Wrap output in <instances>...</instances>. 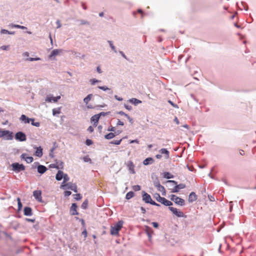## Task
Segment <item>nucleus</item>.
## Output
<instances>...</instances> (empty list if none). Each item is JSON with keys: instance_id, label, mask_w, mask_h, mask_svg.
<instances>
[{"instance_id": "412c9836", "label": "nucleus", "mask_w": 256, "mask_h": 256, "mask_svg": "<svg viewBox=\"0 0 256 256\" xmlns=\"http://www.w3.org/2000/svg\"><path fill=\"white\" fill-rule=\"evenodd\" d=\"M47 170V168L42 165H40L38 166V172L41 174L44 173Z\"/></svg>"}, {"instance_id": "c85d7f7f", "label": "nucleus", "mask_w": 256, "mask_h": 256, "mask_svg": "<svg viewBox=\"0 0 256 256\" xmlns=\"http://www.w3.org/2000/svg\"><path fill=\"white\" fill-rule=\"evenodd\" d=\"M60 112H61V108H54L52 110V114L54 116H56V114H58Z\"/></svg>"}, {"instance_id": "6ab92c4d", "label": "nucleus", "mask_w": 256, "mask_h": 256, "mask_svg": "<svg viewBox=\"0 0 256 256\" xmlns=\"http://www.w3.org/2000/svg\"><path fill=\"white\" fill-rule=\"evenodd\" d=\"M100 118V117L99 114H95L91 118V120L94 122V126H97Z\"/></svg>"}, {"instance_id": "7c9ffc66", "label": "nucleus", "mask_w": 256, "mask_h": 256, "mask_svg": "<svg viewBox=\"0 0 256 256\" xmlns=\"http://www.w3.org/2000/svg\"><path fill=\"white\" fill-rule=\"evenodd\" d=\"M134 192H130L126 194V198L127 200H130V198L134 197Z\"/></svg>"}, {"instance_id": "f704fd0d", "label": "nucleus", "mask_w": 256, "mask_h": 256, "mask_svg": "<svg viewBox=\"0 0 256 256\" xmlns=\"http://www.w3.org/2000/svg\"><path fill=\"white\" fill-rule=\"evenodd\" d=\"M154 198L156 200L160 202V200L162 197H161L160 195V194L156 193L154 196Z\"/></svg>"}, {"instance_id": "cd10ccee", "label": "nucleus", "mask_w": 256, "mask_h": 256, "mask_svg": "<svg viewBox=\"0 0 256 256\" xmlns=\"http://www.w3.org/2000/svg\"><path fill=\"white\" fill-rule=\"evenodd\" d=\"M115 134L112 132H110L104 136V138L107 140H110L115 136Z\"/></svg>"}, {"instance_id": "5fc2aeb1", "label": "nucleus", "mask_w": 256, "mask_h": 256, "mask_svg": "<svg viewBox=\"0 0 256 256\" xmlns=\"http://www.w3.org/2000/svg\"><path fill=\"white\" fill-rule=\"evenodd\" d=\"M32 125L38 127L40 126V123L39 122H35L34 123H32Z\"/></svg>"}, {"instance_id": "ddd939ff", "label": "nucleus", "mask_w": 256, "mask_h": 256, "mask_svg": "<svg viewBox=\"0 0 256 256\" xmlns=\"http://www.w3.org/2000/svg\"><path fill=\"white\" fill-rule=\"evenodd\" d=\"M62 52V50L55 49L50 54L49 56V58H52V57L56 56L57 55L60 54V53Z\"/></svg>"}, {"instance_id": "4c0bfd02", "label": "nucleus", "mask_w": 256, "mask_h": 256, "mask_svg": "<svg viewBox=\"0 0 256 256\" xmlns=\"http://www.w3.org/2000/svg\"><path fill=\"white\" fill-rule=\"evenodd\" d=\"M40 60V58H26V60H28V61H34V60Z\"/></svg>"}, {"instance_id": "4be33fe9", "label": "nucleus", "mask_w": 256, "mask_h": 256, "mask_svg": "<svg viewBox=\"0 0 256 256\" xmlns=\"http://www.w3.org/2000/svg\"><path fill=\"white\" fill-rule=\"evenodd\" d=\"M24 214L27 216H30L32 215V210L30 207H26L24 208Z\"/></svg>"}, {"instance_id": "e433bc0d", "label": "nucleus", "mask_w": 256, "mask_h": 256, "mask_svg": "<svg viewBox=\"0 0 256 256\" xmlns=\"http://www.w3.org/2000/svg\"><path fill=\"white\" fill-rule=\"evenodd\" d=\"M88 202L87 200H86L82 204V208L84 209H86L88 207Z\"/></svg>"}, {"instance_id": "58836bf2", "label": "nucleus", "mask_w": 256, "mask_h": 256, "mask_svg": "<svg viewBox=\"0 0 256 256\" xmlns=\"http://www.w3.org/2000/svg\"><path fill=\"white\" fill-rule=\"evenodd\" d=\"M132 189L134 191H138L140 190V186L139 185H135L132 186Z\"/></svg>"}, {"instance_id": "49530a36", "label": "nucleus", "mask_w": 256, "mask_h": 256, "mask_svg": "<svg viewBox=\"0 0 256 256\" xmlns=\"http://www.w3.org/2000/svg\"><path fill=\"white\" fill-rule=\"evenodd\" d=\"M98 88L103 90H108V88L106 86H98Z\"/></svg>"}, {"instance_id": "338daca9", "label": "nucleus", "mask_w": 256, "mask_h": 256, "mask_svg": "<svg viewBox=\"0 0 256 256\" xmlns=\"http://www.w3.org/2000/svg\"><path fill=\"white\" fill-rule=\"evenodd\" d=\"M12 27L16 28H20V25H18V24H14L12 26Z\"/></svg>"}, {"instance_id": "6e6552de", "label": "nucleus", "mask_w": 256, "mask_h": 256, "mask_svg": "<svg viewBox=\"0 0 256 256\" xmlns=\"http://www.w3.org/2000/svg\"><path fill=\"white\" fill-rule=\"evenodd\" d=\"M142 200L146 203H150L151 204L152 201H153L151 198L150 196L144 192H142Z\"/></svg>"}, {"instance_id": "09e8293b", "label": "nucleus", "mask_w": 256, "mask_h": 256, "mask_svg": "<svg viewBox=\"0 0 256 256\" xmlns=\"http://www.w3.org/2000/svg\"><path fill=\"white\" fill-rule=\"evenodd\" d=\"M83 160L86 162H88L91 160L90 158H89L88 156L84 157Z\"/></svg>"}, {"instance_id": "473e14b6", "label": "nucleus", "mask_w": 256, "mask_h": 256, "mask_svg": "<svg viewBox=\"0 0 256 256\" xmlns=\"http://www.w3.org/2000/svg\"><path fill=\"white\" fill-rule=\"evenodd\" d=\"M146 232L148 234V236L150 237L152 233V228L148 226H146Z\"/></svg>"}, {"instance_id": "bf43d9fd", "label": "nucleus", "mask_w": 256, "mask_h": 256, "mask_svg": "<svg viewBox=\"0 0 256 256\" xmlns=\"http://www.w3.org/2000/svg\"><path fill=\"white\" fill-rule=\"evenodd\" d=\"M151 204L152 205H154V206H160V205L157 203H156L155 202H154V200L153 201H152V202H151Z\"/></svg>"}, {"instance_id": "20e7f679", "label": "nucleus", "mask_w": 256, "mask_h": 256, "mask_svg": "<svg viewBox=\"0 0 256 256\" xmlns=\"http://www.w3.org/2000/svg\"><path fill=\"white\" fill-rule=\"evenodd\" d=\"M170 200L174 201L176 204L180 206H184V200L177 196L176 195L172 194L170 196Z\"/></svg>"}, {"instance_id": "0e129e2a", "label": "nucleus", "mask_w": 256, "mask_h": 256, "mask_svg": "<svg viewBox=\"0 0 256 256\" xmlns=\"http://www.w3.org/2000/svg\"><path fill=\"white\" fill-rule=\"evenodd\" d=\"M96 70H97V72H98L99 74H100V73H102V70H101V69H100V66H98V67H97Z\"/></svg>"}, {"instance_id": "a878e982", "label": "nucleus", "mask_w": 256, "mask_h": 256, "mask_svg": "<svg viewBox=\"0 0 256 256\" xmlns=\"http://www.w3.org/2000/svg\"><path fill=\"white\" fill-rule=\"evenodd\" d=\"M160 152L162 154H165L166 158H169V154H170V152H169L166 148H162L160 150Z\"/></svg>"}, {"instance_id": "8fccbe9b", "label": "nucleus", "mask_w": 256, "mask_h": 256, "mask_svg": "<svg viewBox=\"0 0 256 256\" xmlns=\"http://www.w3.org/2000/svg\"><path fill=\"white\" fill-rule=\"evenodd\" d=\"M94 128L92 126H90L88 128V130L90 132H94Z\"/></svg>"}, {"instance_id": "37998d69", "label": "nucleus", "mask_w": 256, "mask_h": 256, "mask_svg": "<svg viewBox=\"0 0 256 256\" xmlns=\"http://www.w3.org/2000/svg\"><path fill=\"white\" fill-rule=\"evenodd\" d=\"M126 117L128 119L131 124L133 123V119L131 118L128 114H126Z\"/></svg>"}, {"instance_id": "a18cd8bd", "label": "nucleus", "mask_w": 256, "mask_h": 256, "mask_svg": "<svg viewBox=\"0 0 256 256\" xmlns=\"http://www.w3.org/2000/svg\"><path fill=\"white\" fill-rule=\"evenodd\" d=\"M9 47V46H2L0 47V49L2 50H7L8 49Z\"/></svg>"}, {"instance_id": "bb28decb", "label": "nucleus", "mask_w": 256, "mask_h": 256, "mask_svg": "<svg viewBox=\"0 0 256 256\" xmlns=\"http://www.w3.org/2000/svg\"><path fill=\"white\" fill-rule=\"evenodd\" d=\"M92 94H88V96L84 99V102L86 104H87L88 103V102L90 100L92 99Z\"/></svg>"}, {"instance_id": "c9c22d12", "label": "nucleus", "mask_w": 256, "mask_h": 256, "mask_svg": "<svg viewBox=\"0 0 256 256\" xmlns=\"http://www.w3.org/2000/svg\"><path fill=\"white\" fill-rule=\"evenodd\" d=\"M122 140V139H120V140H112L110 142V144H116V145H118L120 144Z\"/></svg>"}, {"instance_id": "774afa93", "label": "nucleus", "mask_w": 256, "mask_h": 256, "mask_svg": "<svg viewBox=\"0 0 256 256\" xmlns=\"http://www.w3.org/2000/svg\"><path fill=\"white\" fill-rule=\"evenodd\" d=\"M114 97H115V98H116V100H119V101H122V98H119V97H118V96H114Z\"/></svg>"}, {"instance_id": "a211bd4d", "label": "nucleus", "mask_w": 256, "mask_h": 256, "mask_svg": "<svg viewBox=\"0 0 256 256\" xmlns=\"http://www.w3.org/2000/svg\"><path fill=\"white\" fill-rule=\"evenodd\" d=\"M160 202L166 206H170L172 204V203L170 201L166 200V198L164 197L162 198Z\"/></svg>"}, {"instance_id": "de8ad7c7", "label": "nucleus", "mask_w": 256, "mask_h": 256, "mask_svg": "<svg viewBox=\"0 0 256 256\" xmlns=\"http://www.w3.org/2000/svg\"><path fill=\"white\" fill-rule=\"evenodd\" d=\"M8 33H10V32L8 30H1V34H8Z\"/></svg>"}, {"instance_id": "0eeeda50", "label": "nucleus", "mask_w": 256, "mask_h": 256, "mask_svg": "<svg viewBox=\"0 0 256 256\" xmlns=\"http://www.w3.org/2000/svg\"><path fill=\"white\" fill-rule=\"evenodd\" d=\"M154 186L157 188L158 190L162 192L166 193L164 188L162 186L158 178L154 182Z\"/></svg>"}, {"instance_id": "393cba45", "label": "nucleus", "mask_w": 256, "mask_h": 256, "mask_svg": "<svg viewBox=\"0 0 256 256\" xmlns=\"http://www.w3.org/2000/svg\"><path fill=\"white\" fill-rule=\"evenodd\" d=\"M35 155L39 158H40L42 156V149L41 147L37 148L35 152Z\"/></svg>"}, {"instance_id": "1a4fd4ad", "label": "nucleus", "mask_w": 256, "mask_h": 256, "mask_svg": "<svg viewBox=\"0 0 256 256\" xmlns=\"http://www.w3.org/2000/svg\"><path fill=\"white\" fill-rule=\"evenodd\" d=\"M33 196L38 202H42V192L40 190H36L33 192Z\"/></svg>"}, {"instance_id": "3c124183", "label": "nucleus", "mask_w": 256, "mask_h": 256, "mask_svg": "<svg viewBox=\"0 0 256 256\" xmlns=\"http://www.w3.org/2000/svg\"><path fill=\"white\" fill-rule=\"evenodd\" d=\"M152 225L155 228H158V222H152Z\"/></svg>"}, {"instance_id": "c756f323", "label": "nucleus", "mask_w": 256, "mask_h": 256, "mask_svg": "<svg viewBox=\"0 0 256 256\" xmlns=\"http://www.w3.org/2000/svg\"><path fill=\"white\" fill-rule=\"evenodd\" d=\"M130 102L131 103L134 104H138L141 103V102H142L140 100H138L135 98H132L130 100Z\"/></svg>"}, {"instance_id": "5701e85b", "label": "nucleus", "mask_w": 256, "mask_h": 256, "mask_svg": "<svg viewBox=\"0 0 256 256\" xmlns=\"http://www.w3.org/2000/svg\"><path fill=\"white\" fill-rule=\"evenodd\" d=\"M154 162V160L152 158H148L146 159H145L143 162V164L144 165H148L149 164H152Z\"/></svg>"}, {"instance_id": "f03ea898", "label": "nucleus", "mask_w": 256, "mask_h": 256, "mask_svg": "<svg viewBox=\"0 0 256 256\" xmlns=\"http://www.w3.org/2000/svg\"><path fill=\"white\" fill-rule=\"evenodd\" d=\"M14 137L13 133L8 130L0 129V138H4L6 140H12Z\"/></svg>"}, {"instance_id": "2eb2a0df", "label": "nucleus", "mask_w": 256, "mask_h": 256, "mask_svg": "<svg viewBox=\"0 0 256 256\" xmlns=\"http://www.w3.org/2000/svg\"><path fill=\"white\" fill-rule=\"evenodd\" d=\"M186 188V185L184 184H176L174 188L172 190L173 192H177L180 189H182Z\"/></svg>"}, {"instance_id": "dca6fc26", "label": "nucleus", "mask_w": 256, "mask_h": 256, "mask_svg": "<svg viewBox=\"0 0 256 256\" xmlns=\"http://www.w3.org/2000/svg\"><path fill=\"white\" fill-rule=\"evenodd\" d=\"M21 158L24 159L26 162L31 163L33 161V158L32 156H28L26 154H23L21 155Z\"/></svg>"}, {"instance_id": "13d9d810", "label": "nucleus", "mask_w": 256, "mask_h": 256, "mask_svg": "<svg viewBox=\"0 0 256 256\" xmlns=\"http://www.w3.org/2000/svg\"><path fill=\"white\" fill-rule=\"evenodd\" d=\"M124 124L122 122L120 121V120H118L117 122V125L124 126Z\"/></svg>"}, {"instance_id": "c03bdc74", "label": "nucleus", "mask_w": 256, "mask_h": 256, "mask_svg": "<svg viewBox=\"0 0 256 256\" xmlns=\"http://www.w3.org/2000/svg\"><path fill=\"white\" fill-rule=\"evenodd\" d=\"M86 145L90 146L92 144V140L88 139L86 140Z\"/></svg>"}, {"instance_id": "e2e57ef3", "label": "nucleus", "mask_w": 256, "mask_h": 256, "mask_svg": "<svg viewBox=\"0 0 256 256\" xmlns=\"http://www.w3.org/2000/svg\"><path fill=\"white\" fill-rule=\"evenodd\" d=\"M174 122H175L177 124H179V123H180V122H179V120H178V118L176 117V118H174Z\"/></svg>"}, {"instance_id": "aec40b11", "label": "nucleus", "mask_w": 256, "mask_h": 256, "mask_svg": "<svg viewBox=\"0 0 256 256\" xmlns=\"http://www.w3.org/2000/svg\"><path fill=\"white\" fill-rule=\"evenodd\" d=\"M197 199V196L196 194L194 192H192L188 197V201L190 202H193L194 201H196Z\"/></svg>"}, {"instance_id": "4468645a", "label": "nucleus", "mask_w": 256, "mask_h": 256, "mask_svg": "<svg viewBox=\"0 0 256 256\" xmlns=\"http://www.w3.org/2000/svg\"><path fill=\"white\" fill-rule=\"evenodd\" d=\"M63 179H64V180L60 186V188L62 189L65 190V189H66V182L68 181V180H69V177L68 176L67 174H64V176H63Z\"/></svg>"}, {"instance_id": "39448f33", "label": "nucleus", "mask_w": 256, "mask_h": 256, "mask_svg": "<svg viewBox=\"0 0 256 256\" xmlns=\"http://www.w3.org/2000/svg\"><path fill=\"white\" fill-rule=\"evenodd\" d=\"M15 138L20 142L25 141L26 140V136L22 132H18L15 135Z\"/></svg>"}, {"instance_id": "9d476101", "label": "nucleus", "mask_w": 256, "mask_h": 256, "mask_svg": "<svg viewBox=\"0 0 256 256\" xmlns=\"http://www.w3.org/2000/svg\"><path fill=\"white\" fill-rule=\"evenodd\" d=\"M60 98V96H58L56 97H53L52 96H47L46 98V101L48 102H56L58 101V100Z\"/></svg>"}, {"instance_id": "4d7b16f0", "label": "nucleus", "mask_w": 256, "mask_h": 256, "mask_svg": "<svg viewBox=\"0 0 256 256\" xmlns=\"http://www.w3.org/2000/svg\"><path fill=\"white\" fill-rule=\"evenodd\" d=\"M82 234L84 236V238L87 236V232L86 229L82 232Z\"/></svg>"}, {"instance_id": "f3484780", "label": "nucleus", "mask_w": 256, "mask_h": 256, "mask_svg": "<svg viewBox=\"0 0 256 256\" xmlns=\"http://www.w3.org/2000/svg\"><path fill=\"white\" fill-rule=\"evenodd\" d=\"M20 120L24 124H28L30 122L31 118L27 117L24 114H22Z\"/></svg>"}, {"instance_id": "680f3d73", "label": "nucleus", "mask_w": 256, "mask_h": 256, "mask_svg": "<svg viewBox=\"0 0 256 256\" xmlns=\"http://www.w3.org/2000/svg\"><path fill=\"white\" fill-rule=\"evenodd\" d=\"M116 130V128L114 127H113V126H112L111 128H109L108 129V131H110V132H114Z\"/></svg>"}, {"instance_id": "603ef678", "label": "nucleus", "mask_w": 256, "mask_h": 256, "mask_svg": "<svg viewBox=\"0 0 256 256\" xmlns=\"http://www.w3.org/2000/svg\"><path fill=\"white\" fill-rule=\"evenodd\" d=\"M72 192L70 191H66L64 192V196H70Z\"/></svg>"}, {"instance_id": "423d86ee", "label": "nucleus", "mask_w": 256, "mask_h": 256, "mask_svg": "<svg viewBox=\"0 0 256 256\" xmlns=\"http://www.w3.org/2000/svg\"><path fill=\"white\" fill-rule=\"evenodd\" d=\"M170 210L175 215L178 217H183L184 216V213L178 210L177 208L174 207H169Z\"/></svg>"}, {"instance_id": "72a5a7b5", "label": "nucleus", "mask_w": 256, "mask_h": 256, "mask_svg": "<svg viewBox=\"0 0 256 256\" xmlns=\"http://www.w3.org/2000/svg\"><path fill=\"white\" fill-rule=\"evenodd\" d=\"M18 204V210H20L22 209V205L20 202V198H17Z\"/></svg>"}, {"instance_id": "69168bd1", "label": "nucleus", "mask_w": 256, "mask_h": 256, "mask_svg": "<svg viewBox=\"0 0 256 256\" xmlns=\"http://www.w3.org/2000/svg\"><path fill=\"white\" fill-rule=\"evenodd\" d=\"M124 106L125 108L128 110H132V106H127V105H124Z\"/></svg>"}, {"instance_id": "2f4dec72", "label": "nucleus", "mask_w": 256, "mask_h": 256, "mask_svg": "<svg viewBox=\"0 0 256 256\" xmlns=\"http://www.w3.org/2000/svg\"><path fill=\"white\" fill-rule=\"evenodd\" d=\"M164 178H166L168 179L172 178H173L172 174L168 172H164Z\"/></svg>"}, {"instance_id": "f8f14e48", "label": "nucleus", "mask_w": 256, "mask_h": 256, "mask_svg": "<svg viewBox=\"0 0 256 256\" xmlns=\"http://www.w3.org/2000/svg\"><path fill=\"white\" fill-rule=\"evenodd\" d=\"M77 206L76 204H72L71 208H70V212L72 215H78V212H77Z\"/></svg>"}, {"instance_id": "6e6d98bb", "label": "nucleus", "mask_w": 256, "mask_h": 256, "mask_svg": "<svg viewBox=\"0 0 256 256\" xmlns=\"http://www.w3.org/2000/svg\"><path fill=\"white\" fill-rule=\"evenodd\" d=\"M54 148H52L50 150V156L52 158L54 157V155L52 154H53V152L54 151Z\"/></svg>"}, {"instance_id": "052dcab7", "label": "nucleus", "mask_w": 256, "mask_h": 256, "mask_svg": "<svg viewBox=\"0 0 256 256\" xmlns=\"http://www.w3.org/2000/svg\"><path fill=\"white\" fill-rule=\"evenodd\" d=\"M22 56L24 57H28L29 56V53L27 52H24L23 53Z\"/></svg>"}, {"instance_id": "a19ab883", "label": "nucleus", "mask_w": 256, "mask_h": 256, "mask_svg": "<svg viewBox=\"0 0 256 256\" xmlns=\"http://www.w3.org/2000/svg\"><path fill=\"white\" fill-rule=\"evenodd\" d=\"M108 43L110 44V46L111 47V48H112V50H114L116 52V48L115 46L113 45V44L112 42V41H108Z\"/></svg>"}, {"instance_id": "f257e3e1", "label": "nucleus", "mask_w": 256, "mask_h": 256, "mask_svg": "<svg viewBox=\"0 0 256 256\" xmlns=\"http://www.w3.org/2000/svg\"><path fill=\"white\" fill-rule=\"evenodd\" d=\"M123 222L118 221L116 224L110 227V234L113 236L118 235L122 227Z\"/></svg>"}, {"instance_id": "9b49d317", "label": "nucleus", "mask_w": 256, "mask_h": 256, "mask_svg": "<svg viewBox=\"0 0 256 256\" xmlns=\"http://www.w3.org/2000/svg\"><path fill=\"white\" fill-rule=\"evenodd\" d=\"M66 189L71 190L74 192H77V186L75 184L68 182L66 184Z\"/></svg>"}, {"instance_id": "7ed1b4c3", "label": "nucleus", "mask_w": 256, "mask_h": 256, "mask_svg": "<svg viewBox=\"0 0 256 256\" xmlns=\"http://www.w3.org/2000/svg\"><path fill=\"white\" fill-rule=\"evenodd\" d=\"M12 170L16 172H18L25 170V167L22 164H19L16 162L12 164Z\"/></svg>"}, {"instance_id": "864d4df0", "label": "nucleus", "mask_w": 256, "mask_h": 256, "mask_svg": "<svg viewBox=\"0 0 256 256\" xmlns=\"http://www.w3.org/2000/svg\"><path fill=\"white\" fill-rule=\"evenodd\" d=\"M99 81L98 80H96L95 78L92 79L90 80L91 84H95L96 82H98Z\"/></svg>"}, {"instance_id": "79ce46f5", "label": "nucleus", "mask_w": 256, "mask_h": 256, "mask_svg": "<svg viewBox=\"0 0 256 256\" xmlns=\"http://www.w3.org/2000/svg\"><path fill=\"white\" fill-rule=\"evenodd\" d=\"M74 198L76 200H80L82 198V196L80 195V194H76L75 195V198Z\"/></svg>"}, {"instance_id": "ea45409f", "label": "nucleus", "mask_w": 256, "mask_h": 256, "mask_svg": "<svg viewBox=\"0 0 256 256\" xmlns=\"http://www.w3.org/2000/svg\"><path fill=\"white\" fill-rule=\"evenodd\" d=\"M64 166V163L62 162H60V164L58 165H56V166L55 167V168H56L58 169H62L63 168Z\"/></svg>"}, {"instance_id": "b1692460", "label": "nucleus", "mask_w": 256, "mask_h": 256, "mask_svg": "<svg viewBox=\"0 0 256 256\" xmlns=\"http://www.w3.org/2000/svg\"><path fill=\"white\" fill-rule=\"evenodd\" d=\"M64 174L63 172L58 170L56 176V178L57 180H60L63 178Z\"/></svg>"}]
</instances>
